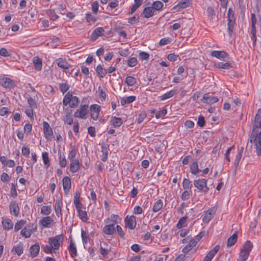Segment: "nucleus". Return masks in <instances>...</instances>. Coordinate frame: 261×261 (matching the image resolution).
Returning <instances> with one entry per match:
<instances>
[{
  "label": "nucleus",
  "mask_w": 261,
  "mask_h": 261,
  "mask_svg": "<svg viewBox=\"0 0 261 261\" xmlns=\"http://www.w3.org/2000/svg\"><path fill=\"white\" fill-rule=\"evenodd\" d=\"M250 142L254 143L256 154L261 156V116L256 114L254 118V124L250 136Z\"/></svg>",
  "instance_id": "1"
},
{
  "label": "nucleus",
  "mask_w": 261,
  "mask_h": 261,
  "mask_svg": "<svg viewBox=\"0 0 261 261\" xmlns=\"http://www.w3.org/2000/svg\"><path fill=\"white\" fill-rule=\"evenodd\" d=\"M64 237L62 234L57 235L54 237L48 238V243L54 250H58L63 244Z\"/></svg>",
  "instance_id": "2"
},
{
  "label": "nucleus",
  "mask_w": 261,
  "mask_h": 261,
  "mask_svg": "<svg viewBox=\"0 0 261 261\" xmlns=\"http://www.w3.org/2000/svg\"><path fill=\"white\" fill-rule=\"evenodd\" d=\"M193 185L200 192L207 193L209 191V188L207 186V180L205 179H195L193 181Z\"/></svg>",
  "instance_id": "3"
},
{
  "label": "nucleus",
  "mask_w": 261,
  "mask_h": 261,
  "mask_svg": "<svg viewBox=\"0 0 261 261\" xmlns=\"http://www.w3.org/2000/svg\"><path fill=\"white\" fill-rule=\"evenodd\" d=\"M88 105H81L79 109L74 113V116L76 118L85 119L88 114Z\"/></svg>",
  "instance_id": "4"
},
{
  "label": "nucleus",
  "mask_w": 261,
  "mask_h": 261,
  "mask_svg": "<svg viewBox=\"0 0 261 261\" xmlns=\"http://www.w3.org/2000/svg\"><path fill=\"white\" fill-rule=\"evenodd\" d=\"M100 110L101 107L100 106L97 104L92 105L90 107L91 118L94 120H96L98 118Z\"/></svg>",
  "instance_id": "5"
},
{
  "label": "nucleus",
  "mask_w": 261,
  "mask_h": 261,
  "mask_svg": "<svg viewBox=\"0 0 261 261\" xmlns=\"http://www.w3.org/2000/svg\"><path fill=\"white\" fill-rule=\"evenodd\" d=\"M54 222L53 219L50 216L43 217L39 220V224L43 228L50 227Z\"/></svg>",
  "instance_id": "6"
},
{
  "label": "nucleus",
  "mask_w": 261,
  "mask_h": 261,
  "mask_svg": "<svg viewBox=\"0 0 261 261\" xmlns=\"http://www.w3.org/2000/svg\"><path fill=\"white\" fill-rule=\"evenodd\" d=\"M125 226L130 229H134L136 226V217L134 215L127 216L125 218Z\"/></svg>",
  "instance_id": "7"
},
{
  "label": "nucleus",
  "mask_w": 261,
  "mask_h": 261,
  "mask_svg": "<svg viewBox=\"0 0 261 261\" xmlns=\"http://www.w3.org/2000/svg\"><path fill=\"white\" fill-rule=\"evenodd\" d=\"M220 249V246L217 245L211 250L204 258L203 261H211L218 252Z\"/></svg>",
  "instance_id": "8"
},
{
  "label": "nucleus",
  "mask_w": 261,
  "mask_h": 261,
  "mask_svg": "<svg viewBox=\"0 0 261 261\" xmlns=\"http://www.w3.org/2000/svg\"><path fill=\"white\" fill-rule=\"evenodd\" d=\"M43 132L46 139H50L53 136V131L49 123L46 121L43 122Z\"/></svg>",
  "instance_id": "9"
},
{
  "label": "nucleus",
  "mask_w": 261,
  "mask_h": 261,
  "mask_svg": "<svg viewBox=\"0 0 261 261\" xmlns=\"http://www.w3.org/2000/svg\"><path fill=\"white\" fill-rule=\"evenodd\" d=\"M109 150V145L102 143L101 144L102 154L101 155V160L102 162H106L107 160Z\"/></svg>",
  "instance_id": "10"
},
{
  "label": "nucleus",
  "mask_w": 261,
  "mask_h": 261,
  "mask_svg": "<svg viewBox=\"0 0 261 261\" xmlns=\"http://www.w3.org/2000/svg\"><path fill=\"white\" fill-rule=\"evenodd\" d=\"M55 63L59 67L64 70L68 69L70 66L65 58H59L55 61Z\"/></svg>",
  "instance_id": "11"
},
{
  "label": "nucleus",
  "mask_w": 261,
  "mask_h": 261,
  "mask_svg": "<svg viewBox=\"0 0 261 261\" xmlns=\"http://www.w3.org/2000/svg\"><path fill=\"white\" fill-rule=\"evenodd\" d=\"M63 205L62 199L57 197L55 204V210L56 214L58 217L62 216V206Z\"/></svg>",
  "instance_id": "12"
},
{
  "label": "nucleus",
  "mask_w": 261,
  "mask_h": 261,
  "mask_svg": "<svg viewBox=\"0 0 261 261\" xmlns=\"http://www.w3.org/2000/svg\"><path fill=\"white\" fill-rule=\"evenodd\" d=\"M103 232L107 235H112L116 232V229L114 223H109L105 225L103 228Z\"/></svg>",
  "instance_id": "13"
},
{
  "label": "nucleus",
  "mask_w": 261,
  "mask_h": 261,
  "mask_svg": "<svg viewBox=\"0 0 261 261\" xmlns=\"http://www.w3.org/2000/svg\"><path fill=\"white\" fill-rule=\"evenodd\" d=\"M2 85L9 89L13 88L16 86L15 82L9 77H4L2 80Z\"/></svg>",
  "instance_id": "14"
},
{
  "label": "nucleus",
  "mask_w": 261,
  "mask_h": 261,
  "mask_svg": "<svg viewBox=\"0 0 261 261\" xmlns=\"http://www.w3.org/2000/svg\"><path fill=\"white\" fill-rule=\"evenodd\" d=\"M219 99L216 96H211L208 93L204 94L201 101L206 103H214L218 101Z\"/></svg>",
  "instance_id": "15"
},
{
  "label": "nucleus",
  "mask_w": 261,
  "mask_h": 261,
  "mask_svg": "<svg viewBox=\"0 0 261 261\" xmlns=\"http://www.w3.org/2000/svg\"><path fill=\"white\" fill-rule=\"evenodd\" d=\"M104 31V29L102 27H98L96 28L92 33L91 35L90 40L92 41H95L98 37L103 35L102 32Z\"/></svg>",
  "instance_id": "16"
},
{
  "label": "nucleus",
  "mask_w": 261,
  "mask_h": 261,
  "mask_svg": "<svg viewBox=\"0 0 261 261\" xmlns=\"http://www.w3.org/2000/svg\"><path fill=\"white\" fill-rule=\"evenodd\" d=\"M211 56L219 59L225 60V59L228 56V54L224 51L214 50L211 53Z\"/></svg>",
  "instance_id": "17"
},
{
  "label": "nucleus",
  "mask_w": 261,
  "mask_h": 261,
  "mask_svg": "<svg viewBox=\"0 0 261 261\" xmlns=\"http://www.w3.org/2000/svg\"><path fill=\"white\" fill-rule=\"evenodd\" d=\"M9 207L10 213L15 216H17L19 212V208L17 202L15 201H12Z\"/></svg>",
  "instance_id": "18"
},
{
  "label": "nucleus",
  "mask_w": 261,
  "mask_h": 261,
  "mask_svg": "<svg viewBox=\"0 0 261 261\" xmlns=\"http://www.w3.org/2000/svg\"><path fill=\"white\" fill-rule=\"evenodd\" d=\"M63 190L65 193L69 191L71 188V179L68 176H65L62 179Z\"/></svg>",
  "instance_id": "19"
},
{
  "label": "nucleus",
  "mask_w": 261,
  "mask_h": 261,
  "mask_svg": "<svg viewBox=\"0 0 261 261\" xmlns=\"http://www.w3.org/2000/svg\"><path fill=\"white\" fill-rule=\"evenodd\" d=\"M190 4V0H182L179 2L173 8V9H177V10H179L180 9H184L189 7Z\"/></svg>",
  "instance_id": "20"
},
{
  "label": "nucleus",
  "mask_w": 261,
  "mask_h": 261,
  "mask_svg": "<svg viewBox=\"0 0 261 261\" xmlns=\"http://www.w3.org/2000/svg\"><path fill=\"white\" fill-rule=\"evenodd\" d=\"M40 246L38 243H36L32 245L30 248L31 256L34 258L37 256L39 252Z\"/></svg>",
  "instance_id": "21"
},
{
  "label": "nucleus",
  "mask_w": 261,
  "mask_h": 261,
  "mask_svg": "<svg viewBox=\"0 0 261 261\" xmlns=\"http://www.w3.org/2000/svg\"><path fill=\"white\" fill-rule=\"evenodd\" d=\"M154 10L152 7H147L144 9L142 15H143V17L144 18H149L151 17L154 14Z\"/></svg>",
  "instance_id": "22"
},
{
  "label": "nucleus",
  "mask_w": 261,
  "mask_h": 261,
  "mask_svg": "<svg viewBox=\"0 0 261 261\" xmlns=\"http://www.w3.org/2000/svg\"><path fill=\"white\" fill-rule=\"evenodd\" d=\"M80 168V162L77 160L71 161L70 164V171L72 173L76 172Z\"/></svg>",
  "instance_id": "23"
},
{
  "label": "nucleus",
  "mask_w": 261,
  "mask_h": 261,
  "mask_svg": "<svg viewBox=\"0 0 261 261\" xmlns=\"http://www.w3.org/2000/svg\"><path fill=\"white\" fill-rule=\"evenodd\" d=\"M72 112V111L71 110H70L68 108L66 109V115L64 117V121L65 123L69 125H71L73 123Z\"/></svg>",
  "instance_id": "24"
},
{
  "label": "nucleus",
  "mask_w": 261,
  "mask_h": 261,
  "mask_svg": "<svg viewBox=\"0 0 261 261\" xmlns=\"http://www.w3.org/2000/svg\"><path fill=\"white\" fill-rule=\"evenodd\" d=\"M33 63L35 67V69L37 71H40L42 67V60L37 56L33 58Z\"/></svg>",
  "instance_id": "25"
},
{
  "label": "nucleus",
  "mask_w": 261,
  "mask_h": 261,
  "mask_svg": "<svg viewBox=\"0 0 261 261\" xmlns=\"http://www.w3.org/2000/svg\"><path fill=\"white\" fill-rule=\"evenodd\" d=\"M68 250L71 257L73 258L77 256V249L75 244L73 243L72 240L70 241L69 246L68 247Z\"/></svg>",
  "instance_id": "26"
},
{
  "label": "nucleus",
  "mask_w": 261,
  "mask_h": 261,
  "mask_svg": "<svg viewBox=\"0 0 261 261\" xmlns=\"http://www.w3.org/2000/svg\"><path fill=\"white\" fill-rule=\"evenodd\" d=\"M176 90L172 89L169 92L161 95L159 96V98L161 100L164 101L168 98H170L173 97L176 93Z\"/></svg>",
  "instance_id": "27"
},
{
  "label": "nucleus",
  "mask_w": 261,
  "mask_h": 261,
  "mask_svg": "<svg viewBox=\"0 0 261 261\" xmlns=\"http://www.w3.org/2000/svg\"><path fill=\"white\" fill-rule=\"evenodd\" d=\"M238 239V232L235 231L234 233L227 240V247H230L232 246L237 242Z\"/></svg>",
  "instance_id": "28"
},
{
  "label": "nucleus",
  "mask_w": 261,
  "mask_h": 261,
  "mask_svg": "<svg viewBox=\"0 0 261 261\" xmlns=\"http://www.w3.org/2000/svg\"><path fill=\"white\" fill-rule=\"evenodd\" d=\"M136 100V96H129L127 97H122L120 99L121 105L123 106L126 104L132 103Z\"/></svg>",
  "instance_id": "29"
},
{
  "label": "nucleus",
  "mask_w": 261,
  "mask_h": 261,
  "mask_svg": "<svg viewBox=\"0 0 261 261\" xmlns=\"http://www.w3.org/2000/svg\"><path fill=\"white\" fill-rule=\"evenodd\" d=\"M201 170L198 168V163L197 162H194L190 166L191 173L195 175H199V173L201 172Z\"/></svg>",
  "instance_id": "30"
},
{
  "label": "nucleus",
  "mask_w": 261,
  "mask_h": 261,
  "mask_svg": "<svg viewBox=\"0 0 261 261\" xmlns=\"http://www.w3.org/2000/svg\"><path fill=\"white\" fill-rule=\"evenodd\" d=\"M2 223L6 230H10L13 228V223L10 219H3Z\"/></svg>",
  "instance_id": "31"
},
{
  "label": "nucleus",
  "mask_w": 261,
  "mask_h": 261,
  "mask_svg": "<svg viewBox=\"0 0 261 261\" xmlns=\"http://www.w3.org/2000/svg\"><path fill=\"white\" fill-rule=\"evenodd\" d=\"M253 245L250 241H246L243 245V248L241 249V251L249 255L250 252L252 250Z\"/></svg>",
  "instance_id": "32"
},
{
  "label": "nucleus",
  "mask_w": 261,
  "mask_h": 261,
  "mask_svg": "<svg viewBox=\"0 0 261 261\" xmlns=\"http://www.w3.org/2000/svg\"><path fill=\"white\" fill-rule=\"evenodd\" d=\"M110 123L114 127H119L122 125L123 121L121 118L112 117L111 119L110 120Z\"/></svg>",
  "instance_id": "33"
},
{
  "label": "nucleus",
  "mask_w": 261,
  "mask_h": 261,
  "mask_svg": "<svg viewBox=\"0 0 261 261\" xmlns=\"http://www.w3.org/2000/svg\"><path fill=\"white\" fill-rule=\"evenodd\" d=\"M77 212L79 218L83 222H87L88 220L87 212L86 211L82 210V208L77 210Z\"/></svg>",
  "instance_id": "34"
},
{
  "label": "nucleus",
  "mask_w": 261,
  "mask_h": 261,
  "mask_svg": "<svg viewBox=\"0 0 261 261\" xmlns=\"http://www.w3.org/2000/svg\"><path fill=\"white\" fill-rule=\"evenodd\" d=\"M121 218L117 215L113 214L111 216L110 218H108L105 222L107 223H114V224L120 221Z\"/></svg>",
  "instance_id": "35"
},
{
  "label": "nucleus",
  "mask_w": 261,
  "mask_h": 261,
  "mask_svg": "<svg viewBox=\"0 0 261 261\" xmlns=\"http://www.w3.org/2000/svg\"><path fill=\"white\" fill-rule=\"evenodd\" d=\"M12 251H15L18 256L21 255L23 253V251L22 243L19 242L18 245L13 246Z\"/></svg>",
  "instance_id": "36"
},
{
  "label": "nucleus",
  "mask_w": 261,
  "mask_h": 261,
  "mask_svg": "<svg viewBox=\"0 0 261 261\" xmlns=\"http://www.w3.org/2000/svg\"><path fill=\"white\" fill-rule=\"evenodd\" d=\"M134 4L130 8V11L129 14H133L135 11L141 5L143 0H134Z\"/></svg>",
  "instance_id": "37"
},
{
  "label": "nucleus",
  "mask_w": 261,
  "mask_h": 261,
  "mask_svg": "<svg viewBox=\"0 0 261 261\" xmlns=\"http://www.w3.org/2000/svg\"><path fill=\"white\" fill-rule=\"evenodd\" d=\"M235 23V20L229 19L228 20L227 23V31L228 32V34L230 37L232 36V33L233 32L234 25Z\"/></svg>",
  "instance_id": "38"
},
{
  "label": "nucleus",
  "mask_w": 261,
  "mask_h": 261,
  "mask_svg": "<svg viewBox=\"0 0 261 261\" xmlns=\"http://www.w3.org/2000/svg\"><path fill=\"white\" fill-rule=\"evenodd\" d=\"M71 102L70 103V107L71 108H74L76 107L79 103V98L76 96H72V93L71 92Z\"/></svg>",
  "instance_id": "39"
},
{
  "label": "nucleus",
  "mask_w": 261,
  "mask_h": 261,
  "mask_svg": "<svg viewBox=\"0 0 261 261\" xmlns=\"http://www.w3.org/2000/svg\"><path fill=\"white\" fill-rule=\"evenodd\" d=\"M96 71L101 78H103L107 73V71L102 67L101 65H98L96 67Z\"/></svg>",
  "instance_id": "40"
},
{
  "label": "nucleus",
  "mask_w": 261,
  "mask_h": 261,
  "mask_svg": "<svg viewBox=\"0 0 261 261\" xmlns=\"http://www.w3.org/2000/svg\"><path fill=\"white\" fill-rule=\"evenodd\" d=\"M125 82L128 86H132L137 82L136 79L132 76H127L125 78Z\"/></svg>",
  "instance_id": "41"
},
{
  "label": "nucleus",
  "mask_w": 261,
  "mask_h": 261,
  "mask_svg": "<svg viewBox=\"0 0 261 261\" xmlns=\"http://www.w3.org/2000/svg\"><path fill=\"white\" fill-rule=\"evenodd\" d=\"M217 67L218 68L223 69H230L232 68V66L231 64L229 62H227L225 63L221 62L219 63L216 65Z\"/></svg>",
  "instance_id": "42"
},
{
  "label": "nucleus",
  "mask_w": 261,
  "mask_h": 261,
  "mask_svg": "<svg viewBox=\"0 0 261 261\" xmlns=\"http://www.w3.org/2000/svg\"><path fill=\"white\" fill-rule=\"evenodd\" d=\"M163 205V203L162 200L159 199L154 204L152 211L154 212H157L162 208Z\"/></svg>",
  "instance_id": "43"
},
{
  "label": "nucleus",
  "mask_w": 261,
  "mask_h": 261,
  "mask_svg": "<svg viewBox=\"0 0 261 261\" xmlns=\"http://www.w3.org/2000/svg\"><path fill=\"white\" fill-rule=\"evenodd\" d=\"M51 207L50 205L43 206L40 211V213L44 215H48L51 212Z\"/></svg>",
  "instance_id": "44"
},
{
  "label": "nucleus",
  "mask_w": 261,
  "mask_h": 261,
  "mask_svg": "<svg viewBox=\"0 0 261 261\" xmlns=\"http://www.w3.org/2000/svg\"><path fill=\"white\" fill-rule=\"evenodd\" d=\"M71 92H68L64 96L63 100V105L66 106L68 104L70 105L71 102Z\"/></svg>",
  "instance_id": "45"
},
{
  "label": "nucleus",
  "mask_w": 261,
  "mask_h": 261,
  "mask_svg": "<svg viewBox=\"0 0 261 261\" xmlns=\"http://www.w3.org/2000/svg\"><path fill=\"white\" fill-rule=\"evenodd\" d=\"M26 223V221L24 220H20L17 221L14 226V230L15 232L20 230Z\"/></svg>",
  "instance_id": "46"
},
{
  "label": "nucleus",
  "mask_w": 261,
  "mask_h": 261,
  "mask_svg": "<svg viewBox=\"0 0 261 261\" xmlns=\"http://www.w3.org/2000/svg\"><path fill=\"white\" fill-rule=\"evenodd\" d=\"M192 184L191 181L187 178H185L182 181V187L185 190L191 189Z\"/></svg>",
  "instance_id": "47"
},
{
  "label": "nucleus",
  "mask_w": 261,
  "mask_h": 261,
  "mask_svg": "<svg viewBox=\"0 0 261 261\" xmlns=\"http://www.w3.org/2000/svg\"><path fill=\"white\" fill-rule=\"evenodd\" d=\"M42 157L44 164L46 166V167H48L50 166L48 153L47 152H43Z\"/></svg>",
  "instance_id": "48"
},
{
  "label": "nucleus",
  "mask_w": 261,
  "mask_h": 261,
  "mask_svg": "<svg viewBox=\"0 0 261 261\" xmlns=\"http://www.w3.org/2000/svg\"><path fill=\"white\" fill-rule=\"evenodd\" d=\"M152 7L154 10L160 11L163 7V4L160 1H156L153 2Z\"/></svg>",
  "instance_id": "49"
},
{
  "label": "nucleus",
  "mask_w": 261,
  "mask_h": 261,
  "mask_svg": "<svg viewBox=\"0 0 261 261\" xmlns=\"http://www.w3.org/2000/svg\"><path fill=\"white\" fill-rule=\"evenodd\" d=\"M188 217L187 216H184L181 217L178 221L177 224H176V227L178 229L181 228L185 225L186 220Z\"/></svg>",
  "instance_id": "50"
},
{
  "label": "nucleus",
  "mask_w": 261,
  "mask_h": 261,
  "mask_svg": "<svg viewBox=\"0 0 261 261\" xmlns=\"http://www.w3.org/2000/svg\"><path fill=\"white\" fill-rule=\"evenodd\" d=\"M69 89V86L66 83L59 84V89L63 93L67 92Z\"/></svg>",
  "instance_id": "51"
},
{
  "label": "nucleus",
  "mask_w": 261,
  "mask_h": 261,
  "mask_svg": "<svg viewBox=\"0 0 261 261\" xmlns=\"http://www.w3.org/2000/svg\"><path fill=\"white\" fill-rule=\"evenodd\" d=\"M76 154V150L74 146H73L71 147V149L70 150L68 154V159L70 161L74 160L73 158H75Z\"/></svg>",
  "instance_id": "52"
},
{
  "label": "nucleus",
  "mask_w": 261,
  "mask_h": 261,
  "mask_svg": "<svg viewBox=\"0 0 261 261\" xmlns=\"http://www.w3.org/2000/svg\"><path fill=\"white\" fill-rule=\"evenodd\" d=\"M137 59L135 57L129 58L127 60V65L129 67H134L137 64Z\"/></svg>",
  "instance_id": "53"
},
{
  "label": "nucleus",
  "mask_w": 261,
  "mask_h": 261,
  "mask_svg": "<svg viewBox=\"0 0 261 261\" xmlns=\"http://www.w3.org/2000/svg\"><path fill=\"white\" fill-rule=\"evenodd\" d=\"M21 235L25 238H29L32 234V232L28 230L25 227L20 231Z\"/></svg>",
  "instance_id": "54"
},
{
  "label": "nucleus",
  "mask_w": 261,
  "mask_h": 261,
  "mask_svg": "<svg viewBox=\"0 0 261 261\" xmlns=\"http://www.w3.org/2000/svg\"><path fill=\"white\" fill-rule=\"evenodd\" d=\"M59 160H60V163H59L60 166L62 168L65 167L67 165V161H66V159L64 155L63 154V156H62V154L60 153V156H59Z\"/></svg>",
  "instance_id": "55"
},
{
  "label": "nucleus",
  "mask_w": 261,
  "mask_h": 261,
  "mask_svg": "<svg viewBox=\"0 0 261 261\" xmlns=\"http://www.w3.org/2000/svg\"><path fill=\"white\" fill-rule=\"evenodd\" d=\"M11 196L13 197V198H16L17 196V192L16 190V188L14 183H12L11 184Z\"/></svg>",
  "instance_id": "56"
},
{
  "label": "nucleus",
  "mask_w": 261,
  "mask_h": 261,
  "mask_svg": "<svg viewBox=\"0 0 261 261\" xmlns=\"http://www.w3.org/2000/svg\"><path fill=\"white\" fill-rule=\"evenodd\" d=\"M42 248L43 251L46 253H53V250H54V249L52 248V247L50 245H43L42 246Z\"/></svg>",
  "instance_id": "57"
},
{
  "label": "nucleus",
  "mask_w": 261,
  "mask_h": 261,
  "mask_svg": "<svg viewBox=\"0 0 261 261\" xmlns=\"http://www.w3.org/2000/svg\"><path fill=\"white\" fill-rule=\"evenodd\" d=\"M116 231H117L118 235L121 238L124 239L125 233L123 231L120 225H117L115 227Z\"/></svg>",
  "instance_id": "58"
},
{
  "label": "nucleus",
  "mask_w": 261,
  "mask_h": 261,
  "mask_svg": "<svg viewBox=\"0 0 261 261\" xmlns=\"http://www.w3.org/2000/svg\"><path fill=\"white\" fill-rule=\"evenodd\" d=\"M167 110L166 109L164 108L162 111H159L156 115L155 117L156 119L164 117L167 114Z\"/></svg>",
  "instance_id": "59"
},
{
  "label": "nucleus",
  "mask_w": 261,
  "mask_h": 261,
  "mask_svg": "<svg viewBox=\"0 0 261 261\" xmlns=\"http://www.w3.org/2000/svg\"><path fill=\"white\" fill-rule=\"evenodd\" d=\"M22 154L27 158H29L30 156V150L28 146H23L22 147Z\"/></svg>",
  "instance_id": "60"
},
{
  "label": "nucleus",
  "mask_w": 261,
  "mask_h": 261,
  "mask_svg": "<svg viewBox=\"0 0 261 261\" xmlns=\"http://www.w3.org/2000/svg\"><path fill=\"white\" fill-rule=\"evenodd\" d=\"M99 4L97 1L92 3V11L94 14H97L98 11Z\"/></svg>",
  "instance_id": "61"
},
{
  "label": "nucleus",
  "mask_w": 261,
  "mask_h": 261,
  "mask_svg": "<svg viewBox=\"0 0 261 261\" xmlns=\"http://www.w3.org/2000/svg\"><path fill=\"white\" fill-rule=\"evenodd\" d=\"M249 255L241 251L239 258L237 261H245L248 257Z\"/></svg>",
  "instance_id": "62"
},
{
  "label": "nucleus",
  "mask_w": 261,
  "mask_h": 261,
  "mask_svg": "<svg viewBox=\"0 0 261 261\" xmlns=\"http://www.w3.org/2000/svg\"><path fill=\"white\" fill-rule=\"evenodd\" d=\"M28 102L30 108H31L32 109L37 108V105H36V102L35 101L34 99L32 97H30L28 98Z\"/></svg>",
  "instance_id": "63"
},
{
  "label": "nucleus",
  "mask_w": 261,
  "mask_h": 261,
  "mask_svg": "<svg viewBox=\"0 0 261 261\" xmlns=\"http://www.w3.org/2000/svg\"><path fill=\"white\" fill-rule=\"evenodd\" d=\"M85 18L86 20L89 22H94L96 21L95 17L90 13L86 14Z\"/></svg>",
  "instance_id": "64"
}]
</instances>
